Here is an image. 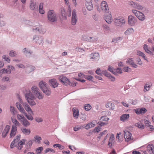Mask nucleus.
Returning <instances> with one entry per match:
<instances>
[{
	"label": "nucleus",
	"instance_id": "4be33fe9",
	"mask_svg": "<svg viewBox=\"0 0 154 154\" xmlns=\"http://www.w3.org/2000/svg\"><path fill=\"white\" fill-rule=\"evenodd\" d=\"M29 7L31 10H34L35 9H37L38 6L36 5L35 2H34L32 1H31Z\"/></svg>",
	"mask_w": 154,
	"mask_h": 154
},
{
	"label": "nucleus",
	"instance_id": "dca6fc26",
	"mask_svg": "<svg viewBox=\"0 0 154 154\" xmlns=\"http://www.w3.org/2000/svg\"><path fill=\"white\" fill-rule=\"evenodd\" d=\"M91 0H86L85 3L86 7L89 11H91L93 8Z\"/></svg>",
	"mask_w": 154,
	"mask_h": 154
},
{
	"label": "nucleus",
	"instance_id": "de8ad7c7",
	"mask_svg": "<svg viewBox=\"0 0 154 154\" xmlns=\"http://www.w3.org/2000/svg\"><path fill=\"white\" fill-rule=\"evenodd\" d=\"M147 111V110L145 108H142L139 109V112L140 114L145 113Z\"/></svg>",
	"mask_w": 154,
	"mask_h": 154
},
{
	"label": "nucleus",
	"instance_id": "a211bd4d",
	"mask_svg": "<svg viewBox=\"0 0 154 154\" xmlns=\"http://www.w3.org/2000/svg\"><path fill=\"white\" fill-rule=\"evenodd\" d=\"M91 59H93V61H96L99 59V54L98 53H92L90 55Z\"/></svg>",
	"mask_w": 154,
	"mask_h": 154
},
{
	"label": "nucleus",
	"instance_id": "774afa93",
	"mask_svg": "<svg viewBox=\"0 0 154 154\" xmlns=\"http://www.w3.org/2000/svg\"><path fill=\"white\" fill-rule=\"evenodd\" d=\"M82 128V127L81 126H76L75 127H74L73 128V130L75 131H77L78 130L81 129Z\"/></svg>",
	"mask_w": 154,
	"mask_h": 154
},
{
	"label": "nucleus",
	"instance_id": "bb28decb",
	"mask_svg": "<svg viewBox=\"0 0 154 154\" xmlns=\"http://www.w3.org/2000/svg\"><path fill=\"white\" fill-rule=\"evenodd\" d=\"M23 106L25 110L28 112H30L31 113H32L31 108L29 107V105L26 103H23Z\"/></svg>",
	"mask_w": 154,
	"mask_h": 154
},
{
	"label": "nucleus",
	"instance_id": "ddd939ff",
	"mask_svg": "<svg viewBox=\"0 0 154 154\" xmlns=\"http://www.w3.org/2000/svg\"><path fill=\"white\" fill-rule=\"evenodd\" d=\"M25 70L27 74H29L33 71L35 69V67L33 66L30 64H27L26 66Z\"/></svg>",
	"mask_w": 154,
	"mask_h": 154
},
{
	"label": "nucleus",
	"instance_id": "b1692460",
	"mask_svg": "<svg viewBox=\"0 0 154 154\" xmlns=\"http://www.w3.org/2000/svg\"><path fill=\"white\" fill-rule=\"evenodd\" d=\"M98 38L96 37H92L88 36L86 38V40L88 42H94L97 41Z\"/></svg>",
	"mask_w": 154,
	"mask_h": 154
},
{
	"label": "nucleus",
	"instance_id": "0e129e2a",
	"mask_svg": "<svg viewBox=\"0 0 154 154\" xmlns=\"http://www.w3.org/2000/svg\"><path fill=\"white\" fill-rule=\"evenodd\" d=\"M16 106L17 108V109H19L20 108H21L22 106H21V105L19 102H17L16 103Z\"/></svg>",
	"mask_w": 154,
	"mask_h": 154
},
{
	"label": "nucleus",
	"instance_id": "0eeeda50",
	"mask_svg": "<svg viewBox=\"0 0 154 154\" xmlns=\"http://www.w3.org/2000/svg\"><path fill=\"white\" fill-rule=\"evenodd\" d=\"M33 40L36 43L39 45L42 44L44 43L43 37L41 36L35 35L33 36Z\"/></svg>",
	"mask_w": 154,
	"mask_h": 154
},
{
	"label": "nucleus",
	"instance_id": "7c9ffc66",
	"mask_svg": "<svg viewBox=\"0 0 154 154\" xmlns=\"http://www.w3.org/2000/svg\"><path fill=\"white\" fill-rule=\"evenodd\" d=\"M34 140H30L28 142L26 143V146L27 148V149H29L32 146Z\"/></svg>",
	"mask_w": 154,
	"mask_h": 154
},
{
	"label": "nucleus",
	"instance_id": "c03bdc74",
	"mask_svg": "<svg viewBox=\"0 0 154 154\" xmlns=\"http://www.w3.org/2000/svg\"><path fill=\"white\" fill-rule=\"evenodd\" d=\"M43 149V147L42 146L39 147L36 149V152L37 154H39L42 151Z\"/></svg>",
	"mask_w": 154,
	"mask_h": 154
},
{
	"label": "nucleus",
	"instance_id": "4c0bfd02",
	"mask_svg": "<svg viewBox=\"0 0 154 154\" xmlns=\"http://www.w3.org/2000/svg\"><path fill=\"white\" fill-rule=\"evenodd\" d=\"M154 147V146L153 145L151 144L147 146V150L148 151V152L150 153L151 151H152V149Z\"/></svg>",
	"mask_w": 154,
	"mask_h": 154
},
{
	"label": "nucleus",
	"instance_id": "1a4fd4ad",
	"mask_svg": "<svg viewBox=\"0 0 154 154\" xmlns=\"http://www.w3.org/2000/svg\"><path fill=\"white\" fill-rule=\"evenodd\" d=\"M114 21L116 26H120L124 24L125 22V20L122 18H115Z\"/></svg>",
	"mask_w": 154,
	"mask_h": 154
},
{
	"label": "nucleus",
	"instance_id": "a18cd8bd",
	"mask_svg": "<svg viewBox=\"0 0 154 154\" xmlns=\"http://www.w3.org/2000/svg\"><path fill=\"white\" fill-rule=\"evenodd\" d=\"M122 39V37H119L116 38H113L112 39V42H115L116 43H117L118 41L119 40H121Z\"/></svg>",
	"mask_w": 154,
	"mask_h": 154
},
{
	"label": "nucleus",
	"instance_id": "680f3d73",
	"mask_svg": "<svg viewBox=\"0 0 154 154\" xmlns=\"http://www.w3.org/2000/svg\"><path fill=\"white\" fill-rule=\"evenodd\" d=\"M108 105H109L110 106H111L110 109V110H111H111H113L114 109V104L113 103L108 102Z\"/></svg>",
	"mask_w": 154,
	"mask_h": 154
},
{
	"label": "nucleus",
	"instance_id": "c9c22d12",
	"mask_svg": "<svg viewBox=\"0 0 154 154\" xmlns=\"http://www.w3.org/2000/svg\"><path fill=\"white\" fill-rule=\"evenodd\" d=\"M42 91L45 94L48 96L51 93V91L48 89L47 87H46V89H43Z\"/></svg>",
	"mask_w": 154,
	"mask_h": 154
},
{
	"label": "nucleus",
	"instance_id": "7ed1b4c3",
	"mask_svg": "<svg viewBox=\"0 0 154 154\" xmlns=\"http://www.w3.org/2000/svg\"><path fill=\"white\" fill-rule=\"evenodd\" d=\"M59 80L64 85H69L70 86L75 87L76 86L77 82H70L69 79L66 76L63 75H60L58 78Z\"/></svg>",
	"mask_w": 154,
	"mask_h": 154
},
{
	"label": "nucleus",
	"instance_id": "49530a36",
	"mask_svg": "<svg viewBox=\"0 0 154 154\" xmlns=\"http://www.w3.org/2000/svg\"><path fill=\"white\" fill-rule=\"evenodd\" d=\"M33 100H28L27 101L31 106H32L36 104L35 102Z\"/></svg>",
	"mask_w": 154,
	"mask_h": 154
},
{
	"label": "nucleus",
	"instance_id": "cd10ccee",
	"mask_svg": "<svg viewBox=\"0 0 154 154\" xmlns=\"http://www.w3.org/2000/svg\"><path fill=\"white\" fill-rule=\"evenodd\" d=\"M23 120H21L22 124L25 127H28L30 125V123L25 117Z\"/></svg>",
	"mask_w": 154,
	"mask_h": 154
},
{
	"label": "nucleus",
	"instance_id": "13d9d810",
	"mask_svg": "<svg viewBox=\"0 0 154 154\" xmlns=\"http://www.w3.org/2000/svg\"><path fill=\"white\" fill-rule=\"evenodd\" d=\"M16 65L19 68H21L22 69H24L26 67V66H25L24 65L22 64H17Z\"/></svg>",
	"mask_w": 154,
	"mask_h": 154
},
{
	"label": "nucleus",
	"instance_id": "37998d69",
	"mask_svg": "<svg viewBox=\"0 0 154 154\" xmlns=\"http://www.w3.org/2000/svg\"><path fill=\"white\" fill-rule=\"evenodd\" d=\"M24 115L29 120L32 121L33 119V117L31 115H29L26 113H25Z\"/></svg>",
	"mask_w": 154,
	"mask_h": 154
},
{
	"label": "nucleus",
	"instance_id": "f704fd0d",
	"mask_svg": "<svg viewBox=\"0 0 154 154\" xmlns=\"http://www.w3.org/2000/svg\"><path fill=\"white\" fill-rule=\"evenodd\" d=\"M134 30L133 29L131 28L128 29L125 32V35H128L130 34L131 33H132L134 32Z\"/></svg>",
	"mask_w": 154,
	"mask_h": 154
},
{
	"label": "nucleus",
	"instance_id": "f03ea898",
	"mask_svg": "<svg viewBox=\"0 0 154 154\" xmlns=\"http://www.w3.org/2000/svg\"><path fill=\"white\" fill-rule=\"evenodd\" d=\"M57 14L53 10H50L47 12V18L48 22L51 23H55L57 21Z\"/></svg>",
	"mask_w": 154,
	"mask_h": 154
},
{
	"label": "nucleus",
	"instance_id": "5fc2aeb1",
	"mask_svg": "<svg viewBox=\"0 0 154 154\" xmlns=\"http://www.w3.org/2000/svg\"><path fill=\"white\" fill-rule=\"evenodd\" d=\"M54 152L55 151L54 149L50 148H48L46 149L45 150V153H47L49 152Z\"/></svg>",
	"mask_w": 154,
	"mask_h": 154
},
{
	"label": "nucleus",
	"instance_id": "c85d7f7f",
	"mask_svg": "<svg viewBox=\"0 0 154 154\" xmlns=\"http://www.w3.org/2000/svg\"><path fill=\"white\" fill-rule=\"evenodd\" d=\"M143 48L146 52L150 55H152V52L148 49V45L146 44H144L143 46Z\"/></svg>",
	"mask_w": 154,
	"mask_h": 154
},
{
	"label": "nucleus",
	"instance_id": "58836bf2",
	"mask_svg": "<svg viewBox=\"0 0 154 154\" xmlns=\"http://www.w3.org/2000/svg\"><path fill=\"white\" fill-rule=\"evenodd\" d=\"M84 77L87 79L89 80V81H92L93 79V77L91 75H84Z\"/></svg>",
	"mask_w": 154,
	"mask_h": 154
},
{
	"label": "nucleus",
	"instance_id": "3c124183",
	"mask_svg": "<svg viewBox=\"0 0 154 154\" xmlns=\"http://www.w3.org/2000/svg\"><path fill=\"white\" fill-rule=\"evenodd\" d=\"M113 138H114V137H112V136H111L109 140L108 144V145L109 146V147L111 146L112 145V142Z\"/></svg>",
	"mask_w": 154,
	"mask_h": 154
},
{
	"label": "nucleus",
	"instance_id": "9d476101",
	"mask_svg": "<svg viewBox=\"0 0 154 154\" xmlns=\"http://www.w3.org/2000/svg\"><path fill=\"white\" fill-rule=\"evenodd\" d=\"M25 96L27 101L28 100H34L35 99V97L30 91H26V93L25 94Z\"/></svg>",
	"mask_w": 154,
	"mask_h": 154
},
{
	"label": "nucleus",
	"instance_id": "ea45409f",
	"mask_svg": "<svg viewBox=\"0 0 154 154\" xmlns=\"http://www.w3.org/2000/svg\"><path fill=\"white\" fill-rule=\"evenodd\" d=\"M126 63H127L131 65L134 63L133 59L131 58H129L126 61Z\"/></svg>",
	"mask_w": 154,
	"mask_h": 154
},
{
	"label": "nucleus",
	"instance_id": "e2e57ef3",
	"mask_svg": "<svg viewBox=\"0 0 154 154\" xmlns=\"http://www.w3.org/2000/svg\"><path fill=\"white\" fill-rule=\"evenodd\" d=\"M116 72L117 73H122V70L121 68H117L116 69Z\"/></svg>",
	"mask_w": 154,
	"mask_h": 154
},
{
	"label": "nucleus",
	"instance_id": "5701e85b",
	"mask_svg": "<svg viewBox=\"0 0 154 154\" xmlns=\"http://www.w3.org/2000/svg\"><path fill=\"white\" fill-rule=\"evenodd\" d=\"M73 112V116L75 118L77 119L79 115V111L78 109L75 108H73L72 109Z\"/></svg>",
	"mask_w": 154,
	"mask_h": 154
},
{
	"label": "nucleus",
	"instance_id": "a19ab883",
	"mask_svg": "<svg viewBox=\"0 0 154 154\" xmlns=\"http://www.w3.org/2000/svg\"><path fill=\"white\" fill-rule=\"evenodd\" d=\"M17 55L16 52L13 50H11L10 51L9 55L11 57H15Z\"/></svg>",
	"mask_w": 154,
	"mask_h": 154
},
{
	"label": "nucleus",
	"instance_id": "8fccbe9b",
	"mask_svg": "<svg viewBox=\"0 0 154 154\" xmlns=\"http://www.w3.org/2000/svg\"><path fill=\"white\" fill-rule=\"evenodd\" d=\"M12 121L15 124V125L14 126H16V127L17 125H20V123L15 119H12Z\"/></svg>",
	"mask_w": 154,
	"mask_h": 154
},
{
	"label": "nucleus",
	"instance_id": "9b49d317",
	"mask_svg": "<svg viewBox=\"0 0 154 154\" xmlns=\"http://www.w3.org/2000/svg\"><path fill=\"white\" fill-rule=\"evenodd\" d=\"M101 10L105 12L108 13L109 11L108 7L106 2L103 1L101 3Z\"/></svg>",
	"mask_w": 154,
	"mask_h": 154
},
{
	"label": "nucleus",
	"instance_id": "6e6d98bb",
	"mask_svg": "<svg viewBox=\"0 0 154 154\" xmlns=\"http://www.w3.org/2000/svg\"><path fill=\"white\" fill-rule=\"evenodd\" d=\"M24 117L23 115H21L20 114H18L17 115V118L19 120H23L24 118Z\"/></svg>",
	"mask_w": 154,
	"mask_h": 154
},
{
	"label": "nucleus",
	"instance_id": "e433bc0d",
	"mask_svg": "<svg viewBox=\"0 0 154 154\" xmlns=\"http://www.w3.org/2000/svg\"><path fill=\"white\" fill-rule=\"evenodd\" d=\"M137 124V127L141 129H143L144 128V126L143 124L140 122H138Z\"/></svg>",
	"mask_w": 154,
	"mask_h": 154
},
{
	"label": "nucleus",
	"instance_id": "69168bd1",
	"mask_svg": "<svg viewBox=\"0 0 154 154\" xmlns=\"http://www.w3.org/2000/svg\"><path fill=\"white\" fill-rule=\"evenodd\" d=\"M101 127L98 126L95 128L94 130H96V131L97 132H99V131H100Z\"/></svg>",
	"mask_w": 154,
	"mask_h": 154
},
{
	"label": "nucleus",
	"instance_id": "052dcab7",
	"mask_svg": "<svg viewBox=\"0 0 154 154\" xmlns=\"http://www.w3.org/2000/svg\"><path fill=\"white\" fill-rule=\"evenodd\" d=\"M97 124L99 125H100V126L101 127L103 125L106 124L107 123L106 122H102L101 121H99Z\"/></svg>",
	"mask_w": 154,
	"mask_h": 154
},
{
	"label": "nucleus",
	"instance_id": "79ce46f5",
	"mask_svg": "<svg viewBox=\"0 0 154 154\" xmlns=\"http://www.w3.org/2000/svg\"><path fill=\"white\" fill-rule=\"evenodd\" d=\"M84 108L86 111H88L91 109V106L89 104H87L85 105Z\"/></svg>",
	"mask_w": 154,
	"mask_h": 154
},
{
	"label": "nucleus",
	"instance_id": "2eb2a0df",
	"mask_svg": "<svg viewBox=\"0 0 154 154\" xmlns=\"http://www.w3.org/2000/svg\"><path fill=\"white\" fill-rule=\"evenodd\" d=\"M10 129V126L9 125H6L2 133V136L3 138L5 137L8 133Z\"/></svg>",
	"mask_w": 154,
	"mask_h": 154
},
{
	"label": "nucleus",
	"instance_id": "a878e982",
	"mask_svg": "<svg viewBox=\"0 0 154 154\" xmlns=\"http://www.w3.org/2000/svg\"><path fill=\"white\" fill-rule=\"evenodd\" d=\"M129 117V115L128 114H124L122 115L120 117V120L121 121L124 122Z\"/></svg>",
	"mask_w": 154,
	"mask_h": 154
},
{
	"label": "nucleus",
	"instance_id": "2f4dec72",
	"mask_svg": "<svg viewBox=\"0 0 154 154\" xmlns=\"http://www.w3.org/2000/svg\"><path fill=\"white\" fill-rule=\"evenodd\" d=\"M146 122H145V126L146 127H150V129H149V130L151 131H152L153 130H154V129H153V127L152 126V125H150V123L148 121H146Z\"/></svg>",
	"mask_w": 154,
	"mask_h": 154
},
{
	"label": "nucleus",
	"instance_id": "4468645a",
	"mask_svg": "<svg viewBox=\"0 0 154 154\" xmlns=\"http://www.w3.org/2000/svg\"><path fill=\"white\" fill-rule=\"evenodd\" d=\"M128 21L130 25L133 26L136 22V18L132 15H129L128 17Z\"/></svg>",
	"mask_w": 154,
	"mask_h": 154
},
{
	"label": "nucleus",
	"instance_id": "338daca9",
	"mask_svg": "<svg viewBox=\"0 0 154 154\" xmlns=\"http://www.w3.org/2000/svg\"><path fill=\"white\" fill-rule=\"evenodd\" d=\"M87 124L88 125V127H89L90 128L93 127H94L95 126V125L94 124H93L91 122Z\"/></svg>",
	"mask_w": 154,
	"mask_h": 154
},
{
	"label": "nucleus",
	"instance_id": "aec40b11",
	"mask_svg": "<svg viewBox=\"0 0 154 154\" xmlns=\"http://www.w3.org/2000/svg\"><path fill=\"white\" fill-rule=\"evenodd\" d=\"M17 130V127L16 126H12L11 132L10 133V138L14 137L16 134Z\"/></svg>",
	"mask_w": 154,
	"mask_h": 154
},
{
	"label": "nucleus",
	"instance_id": "603ef678",
	"mask_svg": "<svg viewBox=\"0 0 154 154\" xmlns=\"http://www.w3.org/2000/svg\"><path fill=\"white\" fill-rule=\"evenodd\" d=\"M95 72L98 75H102V71L99 68L97 69L95 71Z\"/></svg>",
	"mask_w": 154,
	"mask_h": 154
},
{
	"label": "nucleus",
	"instance_id": "f3484780",
	"mask_svg": "<svg viewBox=\"0 0 154 154\" xmlns=\"http://www.w3.org/2000/svg\"><path fill=\"white\" fill-rule=\"evenodd\" d=\"M49 85L53 88H56L58 86V84L57 83L56 80L54 79H53L49 80L48 81Z\"/></svg>",
	"mask_w": 154,
	"mask_h": 154
},
{
	"label": "nucleus",
	"instance_id": "423d86ee",
	"mask_svg": "<svg viewBox=\"0 0 154 154\" xmlns=\"http://www.w3.org/2000/svg\"><path fill=\"white\" fill-rule=\"evenodd\" d=\"M132 11L139 20L143 21L145 19V16L142 13L135 10H132Z\"/></svg>",
	"mask_w": 154,
	"mask_h": 154
},
{
	"label": "nucleus",
	"instance_id": "72a5a7b5",
	"mask_svg": "<svg viewBox=\"0 0 154 154\" xmlns=\"http://www.w3.org/2000/svg\"><path fill=\"white\" fill-rule=\"evenodd\" d=\"M42 140V138L39 136L36 135L33 138V140L35 141L36 142L39 143H40V140Z\"/></svg>",
	"mask_w": 154,
	"mask_h": 154
},
{
	"label": "nucleus",
	"instance_id": "09e8293b",
	"mask_svg": "<svg viewBox=\"0 0 154 154\" xmlns=\"http://www.w3.org/2000/svg\"><path fill=\"white\" fill-rule=\"evenodd\" d=\"M35 121L39 123L43 121V119L40 117H36L35 118Z\"/></svg>",
	"mask_w": 154,
	"mask_h": 154
},
{
	"label": "nucleus",
	"instance_id": "f8f14e48",
	"mask_svg": "<svg viewBox=\"0 0 154 154\" xmlns=\"http://www.w3.org/2000/svg\"><path fill=\"white\" fill-rule=\"evenodd\" d=\"M77 18L76 16V11L75 9L73 10L72 12L71 19V23L72 25H75L77 22Z\"/></svg>",
	"mask_w": 154,
	"mask_h": 154
},
{
	"label": "nucleus",
	"instance_id": "473e14b6",
	"mask_svg": "<svg viewBox=\"0 0 154 154\" xmlns=\"http://www.w3.org/2000/svg\"><path fill=\"white\" fill-rule=\"evenodd\" d=\"M137 54L139 56L142 57L145 60L148 61L146 57L145 56V54L140 51H138L137 52Z\"/></svg>",
	"mask_w": 154,
	"mask_h": 154
},
{
	"label": "nucleus",
	"instance_id": "6ab92c4d",
	"mask_svg": "<svg viewBox=\"0 0 154 154\" xmlns=\"http://www.w3.org/2000/svg\"><path fill=\"white\" fill-rule=\"evenodd\" d=\"M22 52L26 57H30L32 53L33 52L29 49L25 48L22 50Z\"/></svg>",
	"mask_w": 154,
	"mask_h": 154
},
{
	"label": "nucleus",
	"instance_id": "20e7f679",
	"mask_svg": "<svg viewBox=\"0 0 154 154\" xmlns=\"http://www.w3.org/2000/svg\"><path fill=\"white\" fill-rule=\"evenodd\" d=\"M32 92L35 96L39 99L43 98L42 94L39 92V89L35 86H33L32 87Z\"/></svg>",
	"mask_w": 154,
	"mask_h": 154
},
{
	"label": "nucleus",
	"instance_id": "412c9836",
	"mask_svg": "<svg viewBox=\"0 0 154 154\" xmlns=\"http://www.w3.org/2000/svg\"><path fill=\"white\" fill-rule=\"evenodd\" d=\"M39 86L40 88L42 90L46 89V87H47V85L45 82L43 81H41L39 83Z\"/></svg>",
	"mask_w": 154,
	"mask_h": 154
},
{
	"label": "nucleus",
	"instance_id": "4d7b16f0",
	"mask_svg": "<svg viewBox=\"0 0 154 154\" xmlns=\"http://www.w3.org/2000/svg\"><path fill=\"white\" fill-rule=\"evenodd\" d=\"M100 119L107 122L109 120V118L107 117H106L105 116H102L101 117Z\"/></svg>",
	"mask_w": 154,
	"mask_h": 154
},
{
	"label": "nucleus",
	"instance_id": "39448f33",
	"mask_svg": "<svg viewBox=\"0 0 154 154\" xmlns=\"http://www.w3.org/2000/svg\"><path fill=\"white\" fill-rule=\"evenodd\" d=\"M32 30L33 32L41 34H45L46 31V29L42 26H39L37 27L34 26L32 29Z\"/></svg>",
	"mask_w": 154,
	"mask_h": 154
},
{
	"label": "nucleus",
	"instance_id": "393cba45",
	"mask_svg": "<svg viewBox=\"0 0 154 154\" xmlns=\"http://www.w3.org/2000/svg\"><path fill=\"white\" fill-rule=\"evenodd\" d=\"M105 20L106 22L108 24L111 23L112 20L111 15L110 14H108L106 16Z\"/></svg>",
	"mask_w": 154,
	"mask_h": 154
},
{
	"label": "nucleus",
	"instance_id": "864d4df0",
	"mask_svg": "<svg viewBox=\"0 0 154 154\" xmlns=\"http://www.w3.org/2000/svg\"><path fill=\"white\" fill-rule=\"evenodd\" d=\"M3 58L8 63H9L10 62V60L8 58V57H7L5 55H3Z\"/></svg>",
	"mask_w": 154,
	"mask_h": 154
},
{
	"label": "nucleus",
	"instance_id": "bf43d9fd",
	"mask_svg": "<svg viewBox=\"0 0 154 154\" xmlns=\"http://www.w3.org/2000/svg\"><path fill=\"white\" fill-rule=\"evenodd\" d=\"M123 70L124 72H129L131 71V69L129 68L128 67H125L123 69Z\"/></svg>",
	"mask_w": 154,
	"mask_h": 154
},
{
	"label": "nucleus",
	"instance_id": "c756f323",
	"mask_svg": "<svg viewBox=\"0 0 154 154\" xmlns=\"http://www.w3.org/2000/svg\"><path fill=\"white\" fill-rule=\"evenodd\" d=\"M21 131L25 135H29L30 133V131L29 130L25 128H21Z\"/></svg>",
	"mask_w": 154,
	"mask_h": 154
},
{
	"label": "nucleus",
	"instance_id": "6e6552de",
	"mask_svg": "<svg viewBox=\"0 0 154 154\" xmlns=\"http://www.w3.org/2000/svg\"><path fill=\"white\" fill-rule=\"evenodd\" d=\"M124 137L125 141L128 142L133 140L132 138H131L132 134L129 131L125 130L124 131Z\"/></svg>",
	"mask_w": 154,
	"mask_h": 154
},
{
	"label": "nucleus",
	"instance_id": "f257e3e1",
	"mask_svg": "<svg viewBox=\"0 0 154 154\" xmlns=\"http://www.w3.org/2000/svg\"><path fill=\"white\" fill-rule=\"evenodd\" d=\"M20 135L19 134L16 136L14 139L11 142L10 144V148L12 149L17 146L19 150H20L23 147V145L25 143L26 139H22L18 142L19 140L20 139Z\"/></svg>",
	"mask_w": 154,
	"mask_h": 154
}]
</instances>
